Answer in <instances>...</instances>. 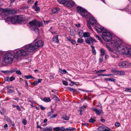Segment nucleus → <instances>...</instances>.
Masks as SVG:
<instances>
[{
	"label": "nucleus",
	"mask_w": 131,
	"mask_h": 131,
	"mask_svg": "<svg viewBox=\"0 0 131 131\" xmlns=\"http://www.w3.org/2000/svg\"><path fill=\"white\" fill-rule=\"evenodd\" d=\"M6 121L8 123V124L9 123L10 124L12 123V121L8 117H6Z\"/></svg>",
	"instance_id": "33"
},
{
	"label": "nucleus",
	"mask_w": 131,
	"mask_h": 131,
	"mask_svg": "<svg viewBox=\"0 0 131 131\" xmlns=\"http://www.w3.org/2000/svg\"><path fill=\"white\" fill-rule=\"evenodd\" d=\"M125 92H128L131 93V88H125Z\"/></svg>",
	"instance_id": "38"
},
{
	"label": "nucleus",
	"mask_w": 131,
	"mask_h": 131,
	"mask_svg": "<svg viewBox=\"0 0 131 131\" xmlns=\"http://www.w3.org/2000/svg\"><path fill=\"white\" fill-rule=\"evenodd\" d=\"M28 52L25 47L17 51L15 50L14 51V58L16 59H19V57H26L29 55Z\"/></svg>",
	"instance_id": "2"
},
{
	"label": "nucleus",
	"mask_w": 131,
	"mask_h": 131,
	"mask_svg": "<svg viewBox=\"0 0 131 131\" xmlns=\"http://www.w3.org/2000/svg\"><path fill=\"white\" fill-rule=\"evenodd\" d=\"M25 87L26 88L28 89L29 88V86L28 84L27 83V81L26 80L25 81Z\"/></svg>",
	"instance_id": "49"
},
{
	"label": "nucleus",
	"mask_w": 131,
	"mask_h": 131,
	"mask_svg": "<svg viewBox=\"0 0 131 131\" xmlns=\"http://www.w3.org/2000/svg\"><path fill=\"white\" fill-rule=\"evenodd\" d=\"M112 72L116 75H124L125 74V72L123 71H119L114 70L112 71Z\"/></svg>",
	"instance_id": "14"
},
{
	"label": "nucleus",
	"mask_w": 131,
	"mask_h": 131,
	"mask_svg": "<svg viewBox=\"0 0 131 131\" xmlns=\"http://www.w3.org/2000/svg\"><path fill=\"white\" fill-rule=\"evenodd\" d=\"M34 43L35 46L38 47H41L43 45V42L41 40H38L37 41V39H36L35 41L33 42Z\"/></svg>",
	"instance_id": "9"
},
{
	"label": "nucleus",
	"mask_w": 131,
	"mask_h": 131,
	"mask_svg": "<svg viewBox=\"0 0 131 131\" xmlns=\"http://www.w3.org/2000/svg\"><path fill=\"white\" fill-rule=\"evenodd\" d=\"M0 11L4 13V14L6 16H7L9 15L10 14V9L8 8L4 9L0 8Z\"/></svg>",
	"instance_id": "13"
},
{
	"label": "nucleus",
	"mask_w": 131,
	"mask_h": 131,
	"mask_svg": "<svg viewBox=\"0 0 131 131\" xmlns=\"http://www.w3.org/2000/svg\"><path fill=\"white\" fill-rule=\"evenodd\" d=\"M15 78L14 77H13V76H12L11 77H10V78L9 79V80L10 81H12L13 80H15Z\"/></svg>",
	"instance_id": "55"
},
{
	"label": "nucleus",
	"mask_w": 131,
	"mask_h": 131,
	"mask_svg": "<svg viewBox=\"0 0 131 131\" xmlns=\"http://www.w3.org/2000/svg\"><path fill=\"white\" fill-rule=\"evenodd\" d=\"M67 0H58V2L62 4L63 5Z\"/></svg>",
	"instance_id": "30"
},
{
	"label": "nucleus",
	"mask_w": 131,
	"mask_h": 131,
	"mask_svg": "<svg viewBox=\"0 0 131 131\" xmlns=\"http://www.w3.org/2000/svg\"><path fill=\"white\" fill-rule=\"evenodd\" d=\"M17 70V69L16 68L13 69L11 70H10V73H13V72L16 71V70Z\"/></svg>",
	"instance_id": "56"
},
{
	"label": "nucleus",
	"mask_w": 131,
	"mask_h": 131,
	"mask_svg": "<svg viewBox=\"0 0 131 131\" xmlns=\"http://www.w3.org/2000/svg\"><path fill=\"white\" fill-rule=\"evenodd\" d=\"M23 122L24 125H26L27 123V121L26 119H24L23 120Z\"/></svg>",
	"instance_id": "63"
},
{
	"label": "nucleus",
	"mask_w": 131,
	"mask_h": 131,
	"mask_svg": "<svg viewBox=\"0 0 131 131\" xmlns=\"http://www.w3.org/2000/svg\"><path fill=\"white\" fill-rule=\"evenodd\" d=\"M43 101L45 102H49L51 101L50 98L48 97L44 98L43 99Z\"/></svg>",
	"instance_id": "28"
},
{
	"label": "nucleus",
	"mask_w": 131,
	"mask_h": 131,
	"mask_svg": "<svg viewBox=\"0 0 131 131\" xmlns=\"http://www.w3.org/2000/svg\"><path fill=\"white\" fill-rule=\"evenodd\" d=\"M32 84L33 85H37L38 84L37 81H35L34 82L32 83Z\"/></svg>",
	"instance_id": "64"
},
{
	"label": "nucleus",
	"mask_w": 131,
	"mask_h": 131,
	"mask_svg": "<svg viewBox=\"0 0 131 131\" xmlns=\"http://www.w3.org/2000/svg\"><path fill=\"white\" fill-rule=\"evenodd\" d=\"M95 28H97L99 29H101L102 31H103L104 29V28L100 25H97L95 27Z\"/></svg>",
	"instance_id": "25"
},
{
	"label": "nucleus",
	"mask_w": 131,
	"mask_h": 131,
	"mask_svg": "<svg viewBox=\"0 0 131 131\" xmlns=\"http://www.w3.org/2000/svg\"><path fill=\"white\" fill-rule=\"evenodd\" d=\"M29 24L30 25V28L31 29L34 30L36 32H38L39 30L38 27L43 26V24L41 22L37 21L36 19L30 22Z\"/></svg>",
	"instance_id": "3"
},
{
	"label": "nucleus",
	"mask_w": 131,
	"mask_h": 131,
	"mask_svg": "<svg viewBox=\"0 0 131 131\" xmlns=\"http://www.w3.org/2000/svg\"><path fill=\"white\" fill-rule=\"evenodd\" d=\"M59 131H65V129L63 127H62L61 128L60 127V129H59Z\"/></svg>",
	"instance_id": "52"
},
{
	"label": "nucleus",
	"mask_w": 131,
	"mask_h": 131,
	"mask_svg": "<svg viewBox=\"0 0 131 131\" xmlns=\"http://www.w3.org/2000/svg\"><path fill=\"white\" fill-rule=\"evenodd\" d=\"M98 76H101L102 77L106 76V74H99L98 75Z\"/></svg>",
	"instance_id": "50"
},
{
	"label": "nucleus",
	"mask_w": 131,
	"mask_h": 131,
	"mask_svg": "<svg viewBox=\"0 0 131 131\" xmlns=\"http://www.w3.org/2000/svg\"><path fill=\"white\" fill-rule=\"evenodd\" d=\"M102 39L106 42L110 41L112 40V36L111 33L107 31L103 32L102 34Z\"/></svg>",
	"instance_id": "4"
},
{
	"label": "nucleus",
	"mask_w": 131,
	"mask_h": 131,
	"mask_svg": "<svg viewBox=\"0 0 131 131\" xmlns=\"http://www.w3.org/2000/svg\"><path fill=\"white\" fill-rule=\"evenodd\" d=\"M83 40L82 38H78L77 40V42L78 43H82L83 41Z\"/></svg>",
	"instance_id": "29"
},
{
	"label": "nucleus",
	"mask_w": 131,
	"mask_h": 131,
	"mask_svg": "<svg viewBox=\"0 0 131 131\" xmlns=\"http://www.w3.org/2000/svg\"><path fill=\"white\" fill-rule=\"evenodd\" d=\"M86 43L91 46L93 45V41H96V40L91 37L87 38L85 39Z\"/></svg>",
	"instance_id": "10"
},
{
	"label": "nucleus",
	"mask_w": 131,
	"mask_h": 131,
	"mask_svg": "<svg viewBox=\"0 0 131 131\" xmlns=\"http://www.w3.org/2000/svg\"><path fill=\"white\" fill-rule=\"evenodd\" d=\"M74 5V3L71 0H67L63 4L64 5L70 8L73 6Z\"/></svg>",
	"instance_id": "8"
},
{
	"label": "nucleus",
	"mask_w": 131,
	"mask_h": 131,
	"mask_svg": "<svg viewBox=\"0 0 131 131\" xmlns=\"http://www.w3.org/2000/svg\"><path fill=\"white\" fill-rule=\"evenodd\" d=\"M57 116V114H54L51 116H50V118H54Z\"/></svg>",
	"instance_id": "42"
},
{
	"label": "nucleus",
	"mask_w": 131,
	"mask_h": 131,
	"mask_svg": "<svg viewBox=\"0 0 131 131\" xmlns=\"http://www.w3.org/2000/svg\"><path fill=\"white\" fill-rule=\"evenodd\" d=\"M120 124L119 123H118V122L116 123L115 124V126L116 127H119L120 126Z\"/></svg>",
	"instance_id": "51"
},
{
	"label": "nucleus",
	"mask_w": 131,
	"mask_h": 131,
	"mask_svg": "<svg viewBox=\"0 0 131 131\" xmlns=\"http://www.w3.org/2000/svg\"><path fill=\"white\" fill-rule=\"evenodd\" d=\"M78 33L79 36L80 37L82 38L83 36L84 33L82 30H79L78 31Z\"/></svg>",
	"instance_id": "20"
},
{
	"label": "nucleus",
	"mask_w": 131,
	"mask_h": 131,
	"mask_svg": "<svg viewBox=\"0 0 131 131\" xmlns=\"http://www.w3.org/2000/svg\"><path fill=\"white\" fill-rule=\"evenodd\" d=\"M96 38L98 39L99 40L102 41V40L101 39V38L98 36V35H96L95 36Z\"/></svg>",
	"instance_id": "54"
},
{
	"label": "nucleus",
	"mask_w": 131,
	"mask_h": 131,
	"mask_svg": "<svg viewBox=\"0 0 131 131\" xmlns=\"http://www.w3.org/2000/svg\"><path fill=\"white\" fill-rule=\"evenodd\" d=\"M69 81L71 82V83L70 84V85L71 86H72L74 84H75V82L72 81L71 80H69Z\"/></svg>",
	"instance_id": "57"
},
{
	"label": "nucleus",
	"mask_w": 131,
	"mask_h": 131,
	"mask_svg": "<svg viewBox=\"0 0 131 131\" xmlns=\"http://www.w3.org/2000/svg\"><path fill=\"white\" fill-rule=\"evenodd\" d=\"M24 77L26 79H34L33 77L31 75H25Z\"/></svg>",
	"instance_id": "37"
},
{
	"label": "nucleus",
	"mask_w": 131,
	"mask_h": 131,
	"mask_svg": "<svg viewBox=\"0 0 131 131\" xmlns=\"http://www.w3.org/2000/svg\"><path fill=\"white\" fill-rule=\"evenodd\" d=\"M116 81V80L115 79L113 78H110L109 79V81H113L114 82H115Z\"/></svg>",
	"instance_id": "59"
},
{
	"label": "nucleus",
	"mask_w": 131,
	"mask_h": 131,
	"mask_svg": "<svg viewBox=\"0 0 131 131\" xmlns=\"http://www.w3.org/2000/svg\"><path fill=\"white\" fill-rule=\"evenodd\" d=\"M62 83L63 84L66 86H67L68 85V83L67 81H63Z\"/></svg>",
	"instance_id": "46"
},
{
	"label": "nucleus",
	"mask_w": 131,
	"mask_h": 131,
	"mask_svg": "<svg viewBox=\"0 0 131 131\" xmlns=\"http://www.w3.org/2000/svg\"><path fill=\"white\" fill-rule=\"evenodd\" d=\"M90 23H87V26L90 29L92 30V28L90 25Z\"/></svg>",
	"instance_id": "60"
},
{
	"label": "nucleus",
	"mask_w": 131,
	"mask_h": 131,
	"mask_svg": "<svg viewBox=\"0 0 131 131\" xmlns=\"http://www.w3.org/2000/svg\"><path fill=\"white\" fill-rule=\"evenodd\" d=\"M14 55L11 53H6L4 56V62L6 63H12L14 58Z\"/></svg>",
	"instance_id": "5"
},
{
	"label": "nucleus",
	"mask_w": 131,
	"mask_h": 131,
	"mask_svg": "<svg viewBox=\"0 0 131 131\" xmlns=\"http://www.w3.org/2000/svg\"><path fill=\"white\" fill-rule=\"evenodd\" d=\"M104 128L102 126H100L98 128V131H104Z\"/></svg>",
	"instance_id": "39"
},
{
	"label": "nucleus",
	"mask_w": 131,
	"mask_h": 131,
	"mask_svg": "<svg viewBox=\"0 0 131 131\" xmlns=\"http://www.w3.org/2000/svg\"><path fill=\"white\" fill-rule=\"evenodd\" d=\"M67 89L68 90H69L70 91H72L73 92L77 91L75 89L70 87H68L67 88Z\"/></svg>",
	"instance_id": "27"
},
{
	"label": "nucleus",
	"mask_w": 131,
	"mask_h": 131,
	"mask_svg": "<svg viewBox=\"0 0 131 131\" xmlns=\"http://www.w3.org/2000/svg\"><path fill=\"white\" fill-rule=\"evenodd\" d=\"M88 18H89V20H87V23H90L92 25H94L96 24L97 21L90 14Z\"/></svg>",
	"instance_id": "7"
},
{
	"label": "nucleus",
	"mask_w": 131,
	"mask_h": 131,
	"mask_svg": "<svg viewBox=\"0 0 131 131\" xmlns=\"http://www.w3.org/2000/svg\"><path fill=\"white\" fill-rule=\"evenodd\" d=\"M78 12L81 15H83V12L86 10L81 7H77Z\"/></svg>",
	"instance_id": "16"
},
{
	"label": "nucleus",
	"mask_w": 131,
	"mask_h": 131,
	"mask_svg": "<svg viewBox=\"0 0 131 131\" xmlns=\"http://www.w3.org/2000/svg\"><path fill=\"white\" fill-rule=\"evenodd\" d=\"M130 64L126 61L121 62H119L118 65L121 68H125L129 67Z\"/></svg>",
	"instance_id": "11"
},
{
	"label": "nucleus",
	"mask_w": 131,
	"mask_h": 131,
	"mask_svg": "<svg viewBox=\"0 0 131 131\" xmlns=\"http://www.w3.org/2000/svg\"><path fill=\"white\" fill-rule=\"evenodd\" d=\"M58 35L53 37L52 38V41L54 43H58L59 42L58 37Z\"/></svg>",
	"instance_id": "21"
},
{
	"label": "nucleus",
	"mask_w": 131,
	"mask_h": 131,
	"mask_svg": "<svg viewBox=\"0 0 131 131\" xmlns=\"http://www.w3.org/2000/svg\"><path fill=\"white\" fill-rule=\"evenodd\" d=\"M90 34L89 32H85L84 33L83 36L85 37H89L90 36Z\"/></svg>",
	"instance_id": "24"
},
{
	"label": "nucleus",
	"mask_w": 131,
	"mask_h": 131,
	"mask_svg": "<svg viewBox=\"0 0 131 131\" xmlns=\"http://www.w3.org/2000/svg\"><path fill=\"white\" fill-rule=\"evenodd\" d=\"M92 110L95 112L96 114L97 115H100L102 112V109L100 110H98L95 107H93Z\"/></svg>",
	"instance_id": "15"
},
{
	"label": "nucleus",
	"mask_w": 131,
	"mask_h": 131,
	"mask_svg": "<svg viewBox=\"0 0 131 131\" xmlns=\"http://www.w3.org/2000/svg\"><path fill=\"white\" fill-rule=\"evenodd\" d=\"M91 47L92 48L93 53L94 54H96V51L94 49V47L93 46V45L91 46Z\"/></svg>",
	"instance_id": "35"
},
{
	"label": "nucleus",
	"mask_w": 131,
	"mask_h": 131,
	"mask_svg": "<svg viewBox=\"0 0 131 131\" xmlns=\"http://www.w3.org/2000/svg\"><path fill=\"white\" fill-rule=\"evenodd\" d=\"M107 48L109 51H111V53L113 52V50L111 48H110L109 47L107 46Z\"/></svg>",
	"instance_id": "48"
},
{
	"label": "nucleus",
	"mask_w": 131,
	"mask_h": 131,
	"mask_svg": "<svg viewBox=\"0 0 131 131\" xmlns=\"http://www.w3.org/2000/svg\"><path fill=\"white\" fill-rule=\"evenodd\" d=\"M73 30H72L70 31V34L71 36H73L74 35V34L73 33Z\"/></svg>",
	"instance_id": "62"
},
{
	"label": "nucleus",
	"mask_w": 131,
	"mask_h": 131,
	"mask_svg": "<svg viewBox=\"0 0 131 131\" xmlns=\"http://www.w3.org/2000/svg\"><path fill=\"white\" fill-rule=\"evenodd\" d=\"M90 23H87V26L90 29L92 30V28L90 25Z\"/></svg>",
	"instance_id": "61"
},
{
	"label": "nucleus",
	"mask_w": 131,
	"mask_h": 131,
	"mask_svg": "<svg viewBox=\"0 0 131 131\" xmlns=\"http://www.w3.org/2000/svg\"><path fill=\"white\" fill-rule=\"evenodd\" d=\"M105 71L106 70L105 69L101 70L96 71V73H102L105 72Z\"/></svg>",
	"instance_id": "40"
},
{
	"label": "nucleus",
	"mask_w": 131,
	"mask_h": 131,
	"mask_svg": "<svg viewBox=\"0 0 131 131\" xmlns=\"http://www.w3.org/2000/svg\"><path fill=\"white\" fill-rule=\"evenodd\" d=\"M86 107L85 106H84L83 107H80V111H83L85 110V108Z\"/></svg>",
	"instance_id": "41"
},
{
	"label": "nucleus",
	"mask_w": 131,
	"mask_h": 131,
	"mask_svg": "<svg viewBox=\"0 0 131 131\" xmlns=\"http://www.w3.org/2000/svg\"><path fill=\"white\" fill-rule=\"evenodd\" d=\"M105 50L103 49H101L100 50L101 53L100 57V59L101 61L103 60L102 58L105 54Z\"/></svg>",
	"instance_id": "19"
},
{
	"label": "nucleus",
	"mask_w": 131,
	"mask_h": 131,
	"mask_svg": "<svg viewBox=\"0 0 131 131\" xmlns=\"http://www.w3.org/2000/svg\"><path fill=\"white\" fill-rule=\"evenodd\" d=\"M74 130V128L72 127H70L66 128L65 129V131L68 130V131H72Z\"/></svg>",
	"instance_id": "31"
},
{
	"label": "nucleus",
	"mask_w": 131,
	"mask_h": 131,
	"mask_svg": "<svg viewBox=\"0 0 131 131\" xmlns=\"http://www.w3.org/2000/svg\"><path fill=\"white\" fill-rule=\"evenodd\" d=\"M2 72L6 74L11 73L10 70L3 71H2Z\"/></svg>",
	"instance_id": "34"
},
{
	"label": "nucleus",
	"mask_w": 131,
	"mask_h": 131,
	"mask_svg": "<svg viewBox=\"0 0 131 131\" xmlns=\"http://www.w3.org/2000/svg\"><path fill=\"white\" fill-rule=\"evenodd\" d=\"M112 43L116 48L117 51L119 53L131 56V48H128L122 44V41L118 38H115L112 41Z\"/></svg>",
	"instance_id": "1"
},
{
	"label": "nucleus",
	"mask_w": 131,
	"mask_h": 131,
	"mask_svg": "<svg viewBox=\"0 0 131 131\" xmlns=\"http://www.w3.org/2000/svg\"><path fill=\"white\" fill-rule=\"evenodd\" d=\"M59 129H60L59 127H54V128H53V130L55 131H59Z\"/></svg>",
	"instance_id": "43"
},
{
	"label": "nucleus",
	"mask_w": 131,
	"mask_h": 131,
	"mask_svg": "<svg viewBox=\"0 0 131 131\" xmlns=\"http://www.w3.org/2000/svg\"><path fill=\"white\" fill-rule=\"evenodd\" d=\"M6 20L8 21H10L13 24H16L17 23L16 17H8L7 18Z\"/></svg>",
	"instance_id": "12"
},
{
	"label": "nucleus",
	"mask_w": 131,
	"mask_h": 131,
	"mask_svg": "<svg viewBox=\"0 0 131 131\" xmlns=\"http://www.w3.org/2000/svg\"><path fill=\"white\" fill-rule=\"evenodd\" d=\"M44 131H51L52 130V128L51 127H48L45 128H43Z\"/></svg>",
	"instance_id": "23"
},
{
	"label": "nucleus",
	"mask_w": 131,
	"mask_h": 131,
	"mask_svg": "<svg viewBox=\"0 0 131 131\" xmlns=\"http://www.w3.org/2000/svg\"><path fill=\"white\" fill-rule=\"evenodd\" d=\"M83 12V15H81L83 17L88 18L90 16V14L86 10Z\"/></svg>",
	"instance_id": "18"
},
{
	"label": "nucleus",
	"mask_w": 131,
	"mask_h": 131,
	"mask_svg": "<svg viewBox=\"0 0 131 131\" xmlns=\"http://www.w3.org/2000/svg\"><path fill=\"white\" fill-rule=\"evenodd\" d=\"M95 120L92 118H91L90 119L89 121L90 123H93L95 122Z\"/></svg>",
	"instance_id": "44"
},
{
	"label": "nucleus",
	"mask_w": 131,
	"mask_h": 131,
	"mask_svg": "<svg viewBox=\"0 0 131 131\" xmlns=\"http://www.w3.org/2000/svg\"><path fill=\"white\" fill-rule=\"evenodd\" d=\"M62 118L64 120L67 121L69 119V117L66 115H63V116Z\"/></svg>",
	"instance_id": "26"
},
{
	"label": "nucleus",
	"mask_w": 131,
	"mask_h": 131,
	"mask_svg": "<svg viewBox=\"0 0 131 131\" xmlns=\"http://www.w3.org/2000/svg\"><path fill=\"white\" fill-rule=\"evenodd\" d=\"M7 91L8 92L10 93H12L14 92L13 90L10 89H8Z\"/></svg>",
	"instance_id": "53"
},
{
	"label": "nucleus",
	"mask_w": 131,
	"mask_h": 131,
	"mask_svg": "<svg viewBox=\"0 0 131 131\" xmlns=\"http://www.w3.org/2000/svg\"><path fill=\"white\" fill-rule=\"evenodd\" d=\"M10 14H16L17 12V11L16 10H10Z\"/></svg>",
	"instance_id": "32"
},
{
	"label": "nucleus",
	"mask_w": 131,
	"mask_h": 131,
	"mask_svg": "<svg viewBox=\"0 0 131 131\" xmlns=\"http://www.w3.org/2000/svg\"><path fill=\"white\" fill-rule=\"evenodd\" d=\"M53 113V109L52 108H51V111L49 112L48 113V116H51V115Z\"/></svg>",
	"instance_id": "36"
},
{
	"label": "nucleus",
	"mask_w": 131,
	"mask_h": 131,
	"mask_svg": "<svg viewBox=\"0 0 131 131\" xmlns=\"http://www.w3.org/2000/svg\"><path fill=\"white\" fill-rule=\"evenodd\" d=\"M104 131H111V130L107 127L106 128H104Z\"/></svg>",
	"instance_id": "45"
},
{
	"label": "nucleus",
	"mask_w": 131,
	"mask_h": 131,
	"mask_svg": "<svg viewBox=\"0 0 131 131\" xmlns=\"http://www.w3.org/2000/svg\"><path fill=\"white\" fill-rule=\"evenodd\" d=\"M16 72L17 74L21 75V73L19 70H17Z\"/></svg>",
	"instance_id": "47"
},
{
	"label": "nucleus",
	"mask_w": 131,
	"mask_h": 131,
	"mask_svg": "<svg viewBox=\"0 0 131 131\" xmlns=\"http://www.w3.org/2000/svg\"><path fill=\"white\" fill-rule=\"evenodd\" d=\"M34 43H31L25 46L24 47L29 54L30 52H32L36 50V48L34 46Z\"/></svg>",
	"instance_id": "6"
},
{
	"label": "nucleus",
	"mask_w": 131,
	"mask_h": 131,
	"mask_svg": "<svg viewBox=\"0 0 131 131\" xmlns=\"http://www.w3.org/2000/svg\"><path fill=\"white\" fill-rule=\"evenodd\" d=\"M96 29V30L99 33H100L101 32H102V31L101 30L97 28H95Z\"/></svg>",
	"instance_id": "58"
},
{
	"label": "nucleus",
	"mask_w": 131,
	"mask_h": 131,
	"mask_svg": "<svg viewBox=\"0 0 131 131\" xmlns=\"http://www.w3.org/2000/svg\"><path fill=\"white\" fill-rule=\"evenodd\" d=\"M59 10V7H57L53 8L52 9V12L53 14H55Z\"/></svg>",
	"instance_id": "22"
},
{
	"label": "nucleus",
	"mask_w": 131,
	"mask_h": 131,
	"mask_svg": "<svg viewBox=\"0 0 131 131\" xmlns=\"http://www.w3.org/2000/svg\"><path fill=\"white\" fill-rule=\"evenodd\" d=\"M16 17L17 20V23H21L24 21V19L21 16H16Z\"/></svg>",
	"instance_id": "17"
}]
</instances>
